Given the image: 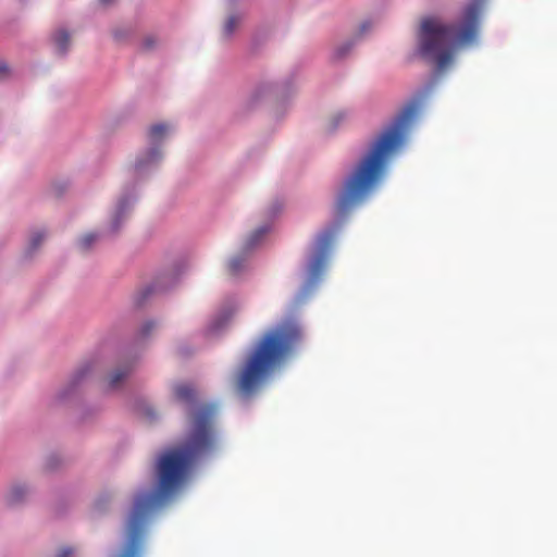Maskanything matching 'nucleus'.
Returning a JSON list of instances; mask_svg holds the SVG:
<instances>
[{
	"label": "nucleus",
	"mask_w": 557,
	"mask_h": 557,
	"mask_svg": "<svg viewBox=\"0 0 557 557\" xmlns=\"http://www.w3.org/2000/svg\"><path fill=\"white\" fill-rule=\"evenodd\" d=\"M128 373V369H119L114 371L109 379L110 387L115 388L120 382H122L127 376Z\"/></svg>",
	"instance_id": "f3484780"
},
{
	"label": "nucleus",
	"mask_w": 557,
	"mask_h": 557,
	"mask_svg": "<svg viewBox=\"0 0 557 557\" xmlns=\"http://www.w3.org/2000/svg\"><path fill=\"white\" fill-rule=\"evenodd\" d=\"M417 103L404 108L399 115L369 144L351 173L335 195L337 209L361 205L383 183L389 159L405 145L409 127L419 114Z\"/></svg>",
	"instance_id": "f03ea898"
},
{
	"label": "nucleus",
	"mask_w": 557,
	"mask_h": 557,
	"mask_svg": "<svg viewBox=\"0 0 557 557\" xmlns=\"http://www.w3.org/2000/svg\"><path fill=\"white\" fill-rule=\"evenodd\" d=\"M175 126L171 122H153L145 131V138L148 146H161L174 134Z\"/></svg>",
	"instance_id": "0eeeda50"
},
{
	"label": "nucleus",
	"mask_w": 557,
	"mask_h": 557,
	"mask_svg": "<svg viewBox=\"0 0 557 557\" xmlns=\"http://www.w3.org/2000/svg\"><path fill=\"white\" fill-rule=\"evenodd\" d=\"M246 257L245 256H236L232 258L228 262V272L232 275H237L245 268Z\"/></svg>",
	"instance_id": "2eb2a0df"
},
{
	"label": "nucleus",
	"mask_w": 557,
	"mask_h": 557,
	"mask_svg": "<svg viewBox=\"0 0 557 557\" xmlns=\"http://www.w3.org/2000/svg\"><path fill=\"white\" fill-rule=\"evenodd\" d=\"M339 231L338 225H332L323 230L315 239L312 255L308 263V277L304 286V292L312 289L320 281L334 245L336 235Z\"/></svg>",
	"instance_id": "39448f33"
},
{
	"label": "nucleus",
	"mask_w": 557,
	"mask_h": 557,
	"mask_svg": "<svg viewBox=\"0 0 557 557\" xmlns=\"http://www.w3.org/2000/svg\"><path fill=\"white\" fill-rule=\"evenodd\" d=\"M128 211H116L112 219V232H116L119 230V224L124 222L127 219Z\"/></svg>",
	"instance_id": "6ab92c4d"
},
{
	"label": "nucleus",
	"mask_w": 557,
	"mask_h": 557,
	"mask_svg": "<svg viewBox=\"0 0 557 557\" xmlns=\"http://www.w3.org/2000/svg\"><path fill=\"white\" fill-rule=\"evenodd\" d=\"M215 405L198 407L190 416L184 442L166 449L157 463V488L137 496L126 525V543L117 557H139L144 527L148 516L163 506L186 483L197 461L219 446Z\"/></svg>",
	"instance_id": "f257e3e1"
},
{
	"label": "nucleus",
	"mask_w": 557,
	"mask_h": 557,
	"mask_svg": "<svg viewBox=\"0 0 557 557\" xmlns=\"http://www.w3.org/2000/svg\"><path fill=\"white\" fill-rule=\"evenodd\" d=\"M139 197L140 193L135 185L124 186L116 197L117 209H128L136 206Z\"/></svg>",
	"instance_id": "1a4fd4ad"
},
{
	"label": "nucleus",
	"mask_w": 557,
	"mask_h": 557,
	"mask_svg": "<svg viewBox=\"0 0 557 557\" xmlns=\"http://www.w3.org/2000/svg\"><path fill=\"white\" fill-rule=\"evenodd\" d=\"M51 41L58 53H64L70 47V35L65 29H58L52 34Z\"/></svg>",
	"instance_id": "9d476101"
},
{
	"label": "nucleus",
	"mask_w": 557,
	"mask_h": 557,
	"mask_svg": "<svg viewBox=\"0 0 557 557\" xmlns=\"http://www.w3.org/2000/svg\"><path fill=\"white\" fill-rule=\"evenodd\" d=\"M164 148L161 146H148L140 150L132 162V171L141 177L153 173L164 160Z\"/></svg>",
	"instance_id": "423d86ee"
},
{
	"label": "nucleus",
	"mask_w": 557,
	"mask_h": 557,
	"mask_svg": "<svg viewBox=\"0 0 557 557\" xmlns=\"http://www.w3.org/2000/svg\"><path fill=\"white\" fill-rule=\"evenodd\" d=\"M154 323L151 321L145 323L140 331L141 336H147L150 333V331L154 329Z\"/></svg>",
	"instance_id": "4be33fe9"
},
{
	"label": "nucleus",
	"mask_w": 557,
	"mask_h": 557,
	"mask_svg": "<svg viewBox=\"0 0 557 557\" xmlns=\"http://www.w3.org/2000/svg\"><path fill=\"white\" fill-rule=\"evenodd\" d=\"M26 493H27V490L25 486H22V485L13 486L8 495V503L10 505H15V504L20 503L24 498Z\"/></svg>",
	"instance_id": "4468645a"
},
{
	"label": "nucleus",
	"mask_w": 557,
	"mask_h": 557,
	"mask_svg": "<svg viewBox=\"0 0 557 557\" xmlns=\"http://www.w3.org/2000/svg\"><path fill=\"white\" fill-rule=\"evenodd\" d=\"M268 87H258L256 88L249 96V102L250 104H256L260 98L265 96L268 92Z\"/></svg>",
	"instance_id": "aec40b11"
},
{
	"label": "nucleus",
	"mask_w": 557,
	"mask_h": 557,
	"mask_svg": "<svg viewBox=\"0 0 557 557\" xmlns=\"http://www.w3.org/2000/svg\"><path fill=\"white\" fill-rule=\"evenodd\" d=\"M302 339V330L294 318H288L268 330L257 342L237 377V388L244 396L257 387L278 368Z\"/></svg>",
	"instance_id": "20e7f679"
},
{
	"label": "nucleus",
	"mask_w": 557,
	"mask_h": 557,
	"mask_svg": "<svg viewBox=\"0 0 557 557\" xmlns=\"http://www.w3.org/2000/svg\"><path fill=\"white\" fill-rule=\"evenodd\" d=\"M354 113L349 109H339L335 111L326 122L329 133H335L351 123Z\"/></svg>",
	"instance_id": "6e6552de"
},
{
	"label": "nucleus",
	"mask_w": 557,
	"mask_h": 557,
	"mask_svg": "<svg viewBox=\"0 0 557 557\" xmlns=\"http://www.w3.org/2000/svg\"><path fill=\"white\" fill-rule=\"evenodd\" d=\"M71 187V182L70 180H66V178H57L54 180L50 185H49V188H48V194L49 196L51 197H54V198H60L62 196H64L67 190L70 189Z\"/></svg>",
	"instance_id": "ddd939ff"
},
{
	"label": "nucleus",
	"mask_w": 557,
	"mask_h": 557,
	"mask_svg": "<svg viewBox=\"0 0 557 557\" xmlns=\"http://www.w3.org/2000/svg\"><path fill=\"white\" fill-rule=\"evenodd\" d=\"M86 374V369H81L77 371V373L75 374V382L82 380Z\"/></svg>",
	"instance_id": "b1692460"
},
{
	"label": "nucleus",
	"mask_w": 557,
	"mask_h": 557,
	"mask_svg": "<svg viewBox=\"0 0 557 557\" xmlns=\"http://www.w3.org/2000/svg\"><path fill=\"white\" fill-rule=\"evenodd\" d=\"M98 239V235L95 234V233H89V234H86L84 235L81 239H79V248L82 250H88L91 245Z\"/></svg>",
	"instance_id": "a211bd4d"
},
{
	"label": "nucleus",
	"mask_w": 557,
	"mask_h": 557,
	"mask_svg": "<svg viewBox=\"0 0 557 557\" xmlns=\"http://www.w3.org/2000/svg\"><path fill=\"white\" fill-rule=\"evenodd\" d=\"M485 0H471L463 9L459 25L453 26L438 16H426L417 33V53L433 63L437 73L447 70L456 53L473 45L479 34V20Z\"/></svg>",
	"instance_id": "7ed1b4c3"
},
{
	"label": "nucleus",
	"mask_w": 557,
	"mask_h": 557,
	"mask_svg": "<svg viewBox=\"0 0 557 557\" xmlns=\"http://www.w3.org/2000/svg\"><path fill=\"white\" fill-rule=\"evenodd\" d=\"M45 237H46V234L44 232L35 233L30 239V248L33 250L36 249L40 245V243L45 239Z\"/></svg>",
	"instance_id": "412c9836"
},
{
	"label": "nucleus",
	"mask_w": 557,
	"mask_h": 557,
	"mask_svg": "<svg viewBox=\"0 0 557 557\" xmlns=\"http://www.w3.org/2000/svg\"><path fill=\"white\" fill-rule=\"evenodd\" d=\"M175 398L180 401L191 404L196 399V391L189 384L181 383L174 387Z\"/></svg>",
	"instance_id": "9b49d317"
},
{
	"label": "nucleus",
	"mask_w": 557,
	"mask_h": 557,
	"mask_svg": "<svg viewBox=\"0 0 557 557\" xmlns=\"http://www.w3.org/2000/svg\"><path fill=\"white\" fill-rule=\"evenodd\" d=\"M73 554V550L72 548H63L60 554L58 555V557H71Z\"/></svg>",
	"instance_id": "5701e85b"
},
{
	"label": "nucleus",
	"mask_w": 557,
	"mask_h": 557,
	"mask_svg": "<svg viewBox=\"0 0 557 557\" xmlns=\"http://www.w3.org/2000/svg\"><path fill=\"white\" fill-rule=\"evenodd\" d=\"M100 2H101L102 4H106V5H107V4H110L111 2H113V0H100Z\"/></svg>",
	"instance_id": "a878e982"
},
{
	"label": "nucleus",
	"mask_w": 557,
	"mask_h": 557,
	"mask_svg": "<svg viewBox=\"0 0 557 557\" xmlns=\"http://www.w3.org/2000/svg\"><path fill=\"white\" fill-rule=\"evenodd\" d=\"M269 230L270 227L268 225H262L255 230L244 244V253H247L250 250H252L261 242L262 237L269 232Z\"/></svg>",
	"instance_id": "f8f14e48"
},
{
	"label": "nucleus",
	"mask_w": 557,
	"mask_h": 557,
	"mask_svg": "<svg viewBox=\"0 0 557 557\" xmlns=\"http://www.w3.org/2000/svg\"><path fill=\"white\" fill-rule=\"evenodd\" d=\"M8 72V66L5 63L0 62V77Z\"/></svg>",
	"instance_id": "393cba45"
},
{
	"label": "nucleus",
	"mask_w": 557,
	"mask_h": 557,
	"mask_svg": "<svg viewBox=\"0 0 557 557\" xmlns=\"http://www.w3.org/2000/svg\"><path fill=\"white\" fill-rule=\"evenodd\" d=\"M240 22V16L239 15H230L224 25H223V33L225 36H231L234 30L236 29L237 25L239 24Z\"/></svg>",
	"instance_id": "dca6fc26"
}]
</instances>
